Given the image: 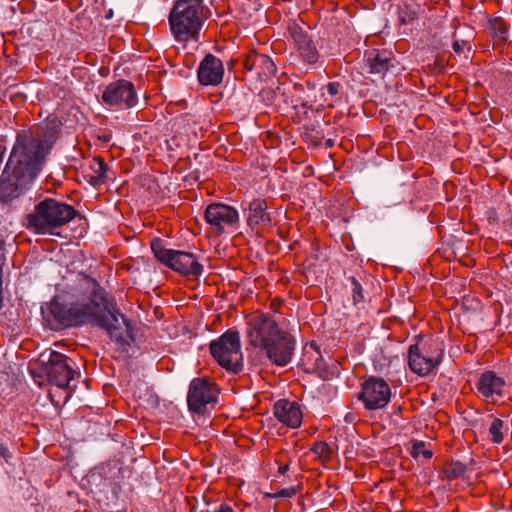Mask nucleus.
Masks as SVG:
<instances>
[{"label": "nucleus", "instance_id": "nucleus-15", "mask_svg": "<svg viewBox=\"0 0 512 512\" xmlns=\"http://www.w3.org/2000/svg\"><path fill=\"white\" fill-rule=\"evenodd\" d=\"M244 68L247 72L254 74L255 78L260 81H267L276 73V65L273 60L254 50L250 51L243 60Z\"/></svg>", "mask_w": 512, "mask_h": 512}, {"label": "nucleus", "instance_id": "nucleus-21", "mask_svg": "<svg viewBox=\"0 0 512 512\" xmlns=\"http://www.w3.org/2000/svg\"><path fill=\"white\" fill-rule=\"evenodd\" d=\"M301 361L308 372H322L326 367L320 348L314 342L304 347Z\"/></svg>", "mask_w": 512, "mask_h": 512}, {"label": "nucleus", "instance_id": "nucleus-35", "mask_svg": "<svg viewBox=\"0 0 512 512\" xmlns=\"http://www.w3.org/2000/svg\"><path fill=\"white\" fill-rule=\"evenodd\" d=\"M266 94H267V96H268L269 103H270V104H272V101H273V98H274V92H273V91H271V90H267V91H266V90H263V91H261V93H260V95H261V96H264V95H266Z\"/></svg>", "mask_w": 512, "mask_h": 512}, {"label": "nucleus", "instance_id": "nucleus-7", "mask_svg": "<svg viewBox=\"0 0 512 512\" xmlns=\"http://www.w3.org/2000/svg\"><path fill=\"white\" fill-rule=\"evenodd\" d=\"M210 353L223 368L234 373L242 368L240 336L237 331L228 330L210 343Z\"/></svg>", "mask_w": 512, "mask_h": 512}, {"label": "nucleus", "instance_id": "nucleus-12", "mask_svg": "<svg viewBox=\"0 0 512 512\" xmlns=\"http://www.w3.org/2000/svg\"><path fill=\"white\" fill-rule=\"evenodd\" d=\"M217 400L216 388L205 378H195L191 381L187 395L190 411L201 414L208 404Z\"/></svg>", "mask_w": 512, "mask_h": 512}, {"label": "nucleus", "instance_id": "nucleus-25", "mask_svg": "<svg viewBox=\"0 0 512 512\" xmlns=\"http://www.w3.org/2000/svg\"><path fill=\"white\" fill-rule=\"evenodd\" d=\"M504 422L499 419L495 418L489 427V435L491 436V441L495 444H499L504 439Z\"/></svg>", "mask_w": 512, "mask_h": 512}, {"label": "nucleus", "instance_id": "nucleus-18", "mask_svg": "<svg viewBox=\"0 0 512 512\" xmlns=\"http://www.w3.org/2000/svg\"><path fill=\"white\" fill-rule=\"evenodd\" d=\"M505 385L504 378L498 376L493 371H486L479 377L476 388L485 400L496 402L497 398L503 395Z\"/></svg>", "mask_w": 512, "mask_h": 512}, {"label": "nucleus", "instance_id": "nucleus-34", "mask_svg": "<svg viewBox=\"0 0 512 512\" xmlns=\"http://www.w3.org/2000/svg\"><path fill=\"white\" fill-rule=\"evenodd\" d=\"M214 512H234V510L227 504H221Z\"/></svg>", "mask_w": 512, "mask_h": 512}, {"label": "nucleus", "instance_id": "nucleus-9", "mask_svg": "<svg viewBox=\"0 0 512 512\" xmlns=\"http://www.w3.org/2000/svg\"><path fill=\"white\" fill-rule=\"evenodd\" d=\"M42 372L47 376L49 382L61 389H69L70 382L74 378L75 370L66 355L51 351L45 359V354L41 355Z\"/></svg>", "mask_w": 512, "mask_h": 512}, {"label": "nucleus", "instance_id": "nucleus-22", "mask_svg": "<svg viewBox=\"0 0 512 512\" xmlns=\"http://www.w3.org/2000/svg\"><path fill=\"white\" fill-rule=\"evenodd\" d=\"M394 57L391 51L377 50L369 54L367 64L370 73H385L394 66Z\"/></svg>", "mask_w": 512, "mask_h": 512}, {"label": "nucleus", "instance_id": "nucleus-23", "mask_svg": "<svg viewBox=\"0 0 512 512\" xmlns=\"http://www.w3.org/2000/svg\"><path fill=\"white\" fill-rule=\"evenodd\" d=\"M487 29L497 42H504L508 39V26L501 17L489 19Z\"/></svg>", "mask_w": 512, "mask_h": 512}, {"label": "nucleus", "instance_id": "nucleus-5", "mask_svg": "<svg viewBox=\"0 0 512 512\" xmlns=\"http://www.w3.org/2000/svg\"><path fill=\"white\" fill-rule=\"evenodd\" d=\"M75 215L73 206L46 198L36 204L34 211L25 217V225L36 234H54V230L70 222Z\"/></svg>", "mask_w": 512, "mask_h": 512}, {"label": "nucleus", "instance_id": "nucleus-24", "mask_svg": "<svg viewBox=\"0 0 512 512\" xmlns=\"http://www.w3.org/2000/svg\"><path fill=\"white\" fill-rule=\"evenodd\" d=\"M91 169L92 174L89 175V183L92 186H99L104 184L107 180L106 173L108 170L106 163L101 158H94Z\"/></svg>", "mask_w": 512, "mask_h": 512}, {"label": "nucleus", "instance_id": "nucleus-31", "mask_svg": "<svg viewBox=\"0 0 512 512\" xmlns=\"http://www.w3.org/2000/svg\"><path fill=\"white\" fill-rule=\"evenodd\" d=\"M340 84L338 82H329L327 84V92L331 96H335L339 93Z\"/></svg>", "mask_w": 512, "mask_h": 512}, {"label": "nucleus", "instance_id": "nucleus-29", "mask_svg": "<svg viewBox=\"0 0 512 512\" xmlns=\"http://www.w3.org/2000/svg\"><path fill=\"white\" fill-rule=\"evenodd\" d=\"M468 46V42L464 40H454L452 44V48L456 53H461L464 51L465 47Z\"/></svg>", "mask_w": 512, "mask_h": 512}, {"label": "nucleus", "instance_id": "nucleus-26", "mask_svg": "<svg viewBox=\"0 0 512 512\" xmlns=\"http://www.w3.org/2000/svg\"><path fill=\"white\" fill-rule=\"evenodd\" d=\"M311 451L322 461L330 460L332 454L330 446L324 441L316 442Z\"/></svg>", "mask_w": 512, "mask_h": 512}, {"label": "nucleus", "instance_id": "nucleus-14", "mask_svg": "<svg viewBox=\"0 0 512 512\" xmlns=\"http://www.w3.org/2000/svg\"><path fill=\"white\" fill-rule=\"evenodd\" d=\"M289 31L302 60L309 65L318 64L321 57L308 32L297 24L291 25Z\"/></svg>", "mask_w": 512, "mask_h": 512}, {"label": "nucleus", "instance_id": "nucleus-6", "mask_svg": "<svg viewBox=\"0 0 512 512\" xmlns=\"http://www.w3.org/2000/svg\"><path fill=\"white\" fill-rule=\"evenodd\" d=\"M151 249L161 263L180 274L199 277L203 273V265L193 253L168 249L160 239L152 240Z\"/></svg>", "mask_w": 512, "mask_h": 512}, {"label": "nucleus", "instance_id": "nucleus-28", "mask_svg": "<svg viewBox=\"0 0 512 512\" xmlns=\"http://www.w3.org/2000/svg\"><path fill=\"white\" fill-rule=\"evenodd\" d=\"M422 455L425 459H430L432 457V451L426 448L424 442H417L412 447V456L418 457Z\"/></svg>", "mask_w": 512, "mask_h": 512}, {"label": "nucleus", "instance_id": "nucleus-36", "mask_svg": "<svg viewBox=\"0 0 512 512\" xmlns=\"http://www.w3.org/2000/svg\"><path fill=\"white\" fill-rule=\"evenodd\" d=\"M288 469H289V466L287 464L282 465L279 467V473L284 475L288 471Z\"/></svg>", "mask_w": 512, "mask_h": 512}, {"label": "nucleus", "instance_id": "nucleus-27", "mask_svg": "<svg viewBox=\"0 0 512 512\" xmlns=\"http://www.w3.org/2000/svg\"><path fill=\"white\" fill-rule=\"evenodd\" d=\"M349 280L352 285L351 291L354 304L362 302L364 300V295L360 282L355 277H350Z\"/></svg>", "mask_w": 512, "mask_h": 512}, {"label": "nucleus", "instance_id": "nucleus-30", "mask_svg": "<svg viewBox=\"0 0 512 512\" xmlns=\"http://www.w3.org/2000/svg\"><path fill=\"white\" fill-rule=\"evenodd\" d=\"M297 493L296 489L295 488H286V489H281L277 492V495L279 497H283V498H291L293 496H295Z\"/></svg>", "mask_w": 512, "mask_h": 512}, {"label": "nucleus", "instance_id": "nucleus-3", "mask_svg": "<svg viewBox=\"0 0 512 512\" xmlns=\"http://www.w3.org/2000/svg\"><path fill=\"white\" fill-rule=\"evenodd\" d=\"M51 148L52 142L45 137L25 132L18 134L4 168V175L14 173L24 181H34Z\"/></svg>", "mask_w": 512, "mask_h": 512}, {"label": "nucleus", "instance_id": "nucleus-8", "mask_svg": "<svg viewBox=\"0 0 512 512\" xmlns=\"http://www.w3.org/2000/svg\"><path fill=\"white\" fill-rule=\"evenodd\" d=\"M443 349L437 342L414 344L409 347L408 365L412 372L426 376L441 362Z\"/></svg>", "mask_w": 512, "mask_h": 512}, {"label": "nucleus", "instance_id": "nucleus-11", "mask_svg": "<svg viewBox=\"0 0 512 512\" xmlns=\"http://www.w3.org/2000/svg\"><path fill=\"white\" fill-rule=\"evenodd\" d=\"M358 399L367 410L382 409L390 402L391 388L384 379L372 376L362 383Z\"/></svg>", "mask_w": 512, "mask_h": 512}, {"label": "nucleus", "instance_id": "nucleus-20", "mask_svg": "<svg viewBox=\"0 0 512 512\" xmlns=\"http://www.w3.org/2000/svg\"><path fill=\"white\" fill-rule=\"evenodd\" d=\"M247 224L252 229L259 225H268L271 222L267 212V203L264 199H254L249 203L246 210Z\"/></svg>", "mask_w": 512, "mask_h": 512}, {"label": "nucleus", "instance_id": "nucleus-33", "mask_svg": "<svg viewBox=\"0 0 512 512\" xmlns=\"http://www.w3.org/2000/svg\"><path fill=\"white\" fill-rule=\"evenodd\" d=\"M9 457V451L6 446L0 442V458L7 459Z\"/></svg>", "mask_w": 512, "mask_h": 512}, {"label": "nucleus", "instance_id": "nucleus-32", "mask_svg": "<svg viewBox=\"0 0 512 512\" xmlns=\"http://www.w3.org/2000/svg\"><path fill=\"white\" fill-rule=\"evenodd\" d=\"M344 420L346 423L352 424L357 420V415L354 412H348L345 415Z\"/></svg>", "mask_w": 512, "mask_h": 512}, {"label": "nucleus", "instance_id": "nucleus-16", "mask_svg": "<svg viewBox=\"0 0 512 512\" xmlns=\"http://www.w3.org/2000/svg\"><path fill=\"white\" fill-rule=\"evenodd\" d=\"M197 76L201 85H219L224 77L222 61L213 54H207L199 64Z\"/></svg>", "mask_w": 512, "mask_h": 512}, {"label": "nucleus", "instance_id": "nucleus-37", "mask_svg": "<svg viewBox=\"0 0 512 512\" xmlns=\"http://www.w3.org/2000/svg\"><path fill=\"white\" fill-rule=\"evenodd\" d=\"M307 87H308L310 90H314V89H315V84H314V83H311V82H307Z\"/></svg>", "mask_w": 512, "mask_h": 512}, {"label": "nucleus", "instance_id": "nucleus-10", "mask_svg": "<svg viewBox=\"0 0 512 512\" xmlns=\"http://www.w3.org/2000/svg\"><path fill=\"white\" fill-rule=\"evenodd\" d=\"M204 218L218 235L236 231L240 224L239 213L236 208L224 203L209 204L205 209Z\"/></svg>", "mask_w": 512, "mask_h": 512}, {"label": "nucleus", "instance_id": "nucleus-2", "mask_svg": "<svg viewBox=\"0 0 512 512\" xmlns=\"http://www.w3.org/2000/svg\"><path fill=\"white\" fill-rule=\"evenodd\" d=\"M246 337L248 343L259 349L277 366L291 362L295 350V339L282 330L269 313L256 314L247 320Z\"/></svg>", "mask_w": 512, "mask_h": 512}, {"label": "nucleus", "instance_id": "nucleus-4", "mask_svg": "<svg viewBox=\"0 0 512 512\" xmlns=\"http://www.w3.org/2000/svg\"><path fill=\"white\" fill-rule=\"evenodd\" d=\"M208 19V9L203 0H176L170 13V31L179 44L196 48L201 30Z\"/></svg>", "mask_w": 512, "mask_h": 512}, {"label": "nucleus", "instance_id": "nucleus-17", "mask_svg": "<svg viewBox=\"0 0 512 512\" xmlns=\"http://www.w3.org/2000/svg\"><path fill=\"white\" fill-rule=\"evenodd\" d=\"M274 416L289 428H298L303 420L300 405L296 401L280 399L273 406Z\"/></svg>", "mask_w": 512, "mask_h": 512}, {"label": "nucleus", "instance_id": "nucleus-19", "mask_svg": "<svg viewBox=\"0 0 512 512\" xmlns=\"http://www.w3.org/2000/svg\"><path fill=\"white\" fill-rule=\"evenodd\" d=\"M33 181H24L19 175L2 173L0 179V201L9 203L18 198Z\"/></svg>", "mask_w": 512, "mask_h": 512}, {"label": "nucleus", "instance_id": "nucleus-1", "mask_svg": "<svg viewBox=\"0 0 512 512\" xmlns=\"http://www.w3.org/2000/svg\"><path fill=\"white\" fill-rule=\"evenodd\" d=\"M80 295L69 305L54 303L51 312L61 325L90 324L106 330L110 338L126 351L134 340L129 320L114 310L113 302L99 283L88 276L81 279Z\"/></svg>", "mask_w": 512, "mask_h": 512}, {"label": "nucleus", "instance_id": "nucleus-13", "mask_svg": "<svg viewBox=\"0 0 512 512\" xmlns=\"http://www.w3.org/2000/svg\"><path fill=\"white\" fill-rule=\"evenodd\" d=\"M102 100L109 106L131 108L137 103V93L134 85L127 80H118L106 86Z\"/></svg>", "mask_w": 512, "mask_h": 512}]
</instances>
